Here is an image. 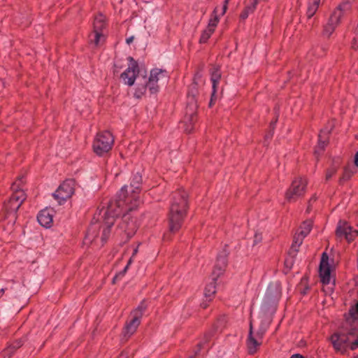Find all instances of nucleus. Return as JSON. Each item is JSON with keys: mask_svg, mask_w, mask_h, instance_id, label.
I'll list each match as a JSON object with an SVG mask.
<instances>
[{"mask_svg": "<svg viewBox=\"0 0 358 358\" xmlns=\"http://www.w3.org/2000/svg\"><path fill=\"white\" fill-rule=\"evenodd\" d=\"M304 238L305 236H303L299 231H297L294 236V241L292 245V248L296 252L298 251V248L302 244Z\"/></svg>", "mask_w": 358, "mask_h": 358, "instance_id": "c756f323", "label": "nucleus"}, {"mask_svg": "<svg viewBox=\"0 0 358 358\" xmlns=\"http://www.w3.org/2000/svg\"><path fill=\"white\" fill-rule=\"evenodd\" d=\"M352 48L355 50L358 49V37H356L353 39L352 43Z\"/></svg>", "mask_w": 358, "mask_h": 358, "instance_id": "4c0bfd02", "label": "nucleus"}, {"mask_svg": "<svg viewBox=\"0 0 358 358\" xmlns=\"http://www.w3.org/2000/svg\"><path fill=\"white\" fill-rule=\"evenodd\" d=\"M257 4L258 2L256 0H251L250 3L246 6L241 13L240 17L243 20L248 18L249 15L255 11Z\"/></svg>", "mask_w": 358, "mask_h": 358, "instance_id": "393cba45", "label": "nucleus"}, {"mask_svg": "<svg viewBox=\"0 0 358 358\" xmlns=\"http://www.w3.org/2000/svg\"><path fill=\"white\" fill-rule=\"evenodd\" d=\"M358 325V302L352 306L349 310L348 315L345 317L344 327L348 329V327H355Z\"/></svg>", "mask_w": 358, "mask_h": 358, "instance_id": "aec40b11", "label": "nucleus"}, {"mask_svg": "<svg viewBox=\"0 0 358 358\" xmlns=\"http://www.w3.org/2000/svg\"><path fill=\"white\" fill-rule=\"evenodd\" d=\"M4 293H5V289H0V298L3 296Z\"/></svg>", "mask_w": 358, "mask_h": 358, "instance_id": "a18cd8bd", "label": "nucleus"}, {"mask_svg": "<svg viewBox=\"0 0 358 358\" xmlns=\"http://www.w3.org/2000/svg\"><path fill=\"white\" fill-rule=\"evenodd\" d=\"M124 207L123 214L120 222L118 224L116 234L121 236V241L122 243L127 242L136 232L138 224L136 219L128 213V211H131Z\"/></svg>", "mask_w": 358, "mask_h": 358, "instance_id": "20e7f679", "label": "nucleus"}, {"mask_svg": "<svg viewBox=\"0 0 358 358\" xmlns=\"http://www.w3.org/2000/svg\"><path fill=\"white\" fill-rule=\"evenodd\" d=\"M273 126L271 125V129L270 131L266 134L264 136V139L263 141V144L264 146H268L269 145L270 141L273 138Z\"/></svg>", "mask_w": 358, "mask_h": 358, "instance_id": "473e14b6", "label": "nucleus"}, {"mask_svg": "<svg viewBox=\"0 0 358 358\" xmlns=\"http://www.w3.org/2000/svg\"><path fill=\"white\" fill-rule=\"evenodd\" d=\"M290 358H304V357L299 354H294V355H292Z\"/></svg>", "mask_w": 358, "mask_h": 358, "instance_id": "37998d69", "label": "nucleus"}, {"mask_svg": "<svg viewBox=\"0 0 358 358\" xmlns=\"http://www.w3.org/2000/svg\"><path fill=\"white\" fill-rule=\"evenodd\" d=\"M138 252V245L134 249L133 253H132L131 257L129 258V259L127 262V264L124 267L122 274H124L126 272V271L128 269L129 266L133 262L135 256L137 255Z\"/></svg>", "mask_w": 358, "mask_h": 358, "instance_id": "72a5a7b5", "label": "nucleus"}, {"mask_svg": "<svg viewBox=\"0 0 358 358\" xmlns=\"http://www.w3.org/2000/svg\"><path fill=\"white\" fill-rule=\"evenodd\" d=\"M190 358H192V357H190Z\"/></svg>", "mask_w": 358, "mask_h": 358, "instance_id": "09e8293b", "label": "nucleus"}, {"mask_svg": "<svg viewBox=\"0 0 358 358\" xmlns=\"http://www.w3.org/2000/svg\"><path fill=\"white\" fill-rule=\"evenodd\" d=\"M336 234L339 237H344L348 242H350L358 236V231L353 229L347 222H339Z\"/></svg>", "mask_w": 358, "mask_h": 358, "instance_id": "dca6fc26", "label": "nucleus"}, {"mask_svg": "<svg viewBox=\"0 0 358 358\" xmlns=\"http://www.w3.org/2000/svg\"><path fill=\"white\" fill-rule=\"evenodd\" d=\"M142 182V177L140 174L136 173L133 176L130 186L127 185L122 187L117 199L115 201H119L120 199L124 201L123 207L129 210H134L139 204L138 193L140 192V185Z\"/></svg>", "mask_w": 358, "mask_h": 358, "instance_id": "7ed1b4c3", "label": "nucleus"}, {"mask_svg": "<svg viewBox=\"0 0 358 358\" xmlns=\"http://www.w3.org/2000/svg\"><path fill=\"white\" fill-rule=\"evenodd\" d=\"M74 192L75 181L73 180H67L59 186L53 194V196L59 204H62L72 196Z\"/></svg>", "mask_w": 358, "mask_h": 358, "instance_id": "f8f14e48", "label": "nucleus"}, {"mask_svg": "<svg viewBox=\"0 0 358 358\" xmlns=\"http://www.w3.org/2000/svg\"><path fill=\"white\" fill-rule=\"evenodd\" d=\"M124 201H125L120 199L119 201H112L109 203L104 214V226L103 227L101 236L103 242L106 241L110 235V227L114 224V217L120 215V213L123 212Z\"/></svg>", "mask_w": 358, "mask_h": 358, "instance_id": "39448f33", "label": "nucleus"}, {"mask_svg": "<svg viewBox=\"0 0 358 358\" xmlns=\"http://www.w3.org/2000/svg\"><path fill=\"white\" fill-rule=\"evenodd\" d=\"M312 225L313 224L311 220L305 221L301 225L297 231H299L301 234L306 237L311 231Z\"/></svg>", "mask_w": 358, "mask_h": 358, "instance_id": "c85d7f7f", "label": "nucleus"}, {"mask_svg": "<svg viewBox=\"0 0 358 358\" xmlns=\"http://www.w3.org/2000/svg\"><path fill=\"white\" fill-rule=\"evenodd\" d=\"M145 308V306L141 304L131 313L132 318L131 321L126 324L123 331L124 336H130L136 331Z\"/></svg>", "mask_w": 358, "mask_h": 358, "instance_id": "4468645a", "label": "nucleus"}, {"mask_svg": "<svg viewBox=\"0 0 358 358\" xmlns=\"http://www.w3.org/2000/svg\"><path fill=\"white\" fill-rule=\"evenodd\" d=\"M355 164L357 167H358V151L356 152L355 155Z\"/></svg>", "mask_w": 358, "mask_h": 358, "instance_id": "a19ab883", "label": "nucleus"}, {"mask_svg": "<svg viewBox=\"0 0 358 358\" xmlns=\"http://www.w3.org/2000/svg\"><path fill=\"white\" fill-rule=\"evenodd\" d=\"M97 227L96 225H92L90 228L88 229L85 239L86 241H92L94 238L96 237V234H95V231Z\"/></svg>", "mask_w": 358, "mask_h": 358, "instance_id": "2f4dec72", "label": "nucleus"}, {"mask_svg": "<svg viewBox=\"0 0 358 358\" xmlns=\"http://www.w3.org/2000/svg\"><path fill=\"white\" fill-rule=\"evenodd\" d=\"M38 223L45 227L50 228L53 221V210L50 208H45L41 210L37 216Z\"/></svg>", "mask_w": 358, "mask_h": 358, "instance_id": "6ab92c4d", "label": "nucleus"}, {"mask_svg": "<svg viewBox=\"0 0 358 358\" xmlns=\"http://www.w3.org/2000/svg\"><path fill=\"white\" fill-rule=\"evenodd\" d=\"M187 210V194L183 189L174 192L169 212V229L178 231L183 222Z\"/></svg>", "mask_w": 358, "mask_h": 358, "instance_id": "f257e3e1", "label": "nucleus"}, {"mask_svg": "<svg viewBox=\"0 0 358 358\" xmlns=\"http://www.w3.org/2000/svg\"><path fill=\"white\" fill-rule=\"evenodd\" d=\"M320 3V0H309L307 9V17H312L317 10Z\"/></svg>", "mask_w": 358, "mask_h": 358, "instance_id": "a878e982", "label": "nucleus"}, {"mask_svg": "<svg viewBox=\"0 0 358 358\" xmlns=\"http://www.w3.org/2000/svg\"><path fill=\"white\" fill-rule=\"evenodd\" d=\"M285 264L286 267L291 268L293 264L292 259H287L285 262Z\"/></svg>", "mask_w": 358, "mask_h": 358, "instance_id": "58836bf2", "label": "nucleus"}, {"mask_svg": "<svg viewBox=\"0 0 358 358\" xmlns=\"http://www.w3.org/2000/svg\"><path fill=\"white\" fill-rule=\"evenodd\" d=\"M167 78L166 72L160 69H154L150 71L149 79L158 84V81L162 78Z\"/></svg>", "mask_w": 358, "mask_h": 358, "instance_id": "5701e85b", "label": "nucleus"}, {"mask_svg": "<svg viewBox=\"0 0 358 358\" xmlns=\"http://www.w3.org/2000/svg\"><path fill=\"white\" fill-rule=\"evenodd\" d=\"M124 357H125V356H124V355H121V358H124Z\"/></svg>", "mask_w": 358, "mask_h": 358, "instance_id": "de8ad7c7", "label": "nucleus"}, {"mask_svg": "<svg viewBox=\"0 0 358 358\" xmlns=\"http://www.w3.org/2000/svg\"><path fill=\"white\" fill-rule=\"evenodd\" d=\"M13 353V348H8L6 350L3 352V354H9Z\"/></svg>", "mask_w": 358, "mask_h": 358, "instance_id": "c03bdc74", "label": "nucleus"}, {"mask_svg": "<svg viewBox=\"0 0 358 358\" xmlns=\"http://www.w3.org/2000/svg\"><path fill=\"white\" fill-rule=\"evenodd\" d=\"M320 276L323 284H329L331 280V268L329 264V257L324 252L322 255L320 265Z\"/></svg>", "mask_w": 358, "mask_h": 358, "instance_id": "f3484780", "label": "nucleus"}, {"mask_svg": "<svg viewBox=\"0 0 358 358\" xmlns=\"http://www.w3.org/2000/svg\"><path fill=\"white\" fill-rule=\"evenodd\" d=\"M106 17L102 14L97 15L93 23V32L90 35V41L96 46L105 41L103 29L106 28Z\"/></svg>", "mask_w": 358, "mask_h": 358, "instance_id": "1a4fd4ad", "label": "nucleus"}, {"mask_svg": "<svg viewBox=\"0 0 358 358\" xmlns=\"http://www.w3.org/2000/svg\"><path fill=\"white\" fill-rule=\"evenodd\" d=\"M24 182V176H21L12 185L13 194L10 198L8 205L9 208L13 210H17L26 199L24 192L20 188Z\"/></svg>", "mask_w": 358, "mask_h": 358, "instance_id": "9d476101", "label": "nucleus"}, {"mask_svg": "<svg viewBox=\"0 0 358 358\" xmlns=\"http://www.w3.org/2000/svg\"><path fill=\"white\" fill-rule=\"evenodd\" d=\"M196 84H194L192 89L187 94V109L194 111L198 109L197 102L195 98Z\"/></svg>", "mask_w": 358, "mask_h": 358, "instance_id": "4be33fe9", "label": "nucleus"}, {"mask_svg": "<svg viewBox=\"0 0 358 358\" xmlns=\"http://www.w3.org/2000/svg\"><path fill=\"white\" fill-rule=\"evenodd\" d=\"M6 87V82L0 78V92H1V91L5 88Z\"/></svg>", "mask_w": 358, "mask_h": 358, "instance_id": "ea45409f", "label": "nucleus"}, {"mask_svg": "<svg viewBox=\"0 0 358 358\" xmlns=\"http://www.w3.org/2000/svg\"><path fill=\"white\" fill-rule=\"evenodd\" d=\"M331 341L336 351L343 352L348 348L354 350L358 348V329L350 327L346 329L343 323L341 331L331 336Z\"/></svg>", "mask_w": 358, "mask_h": 358, "instance_id": "f03ea898", "label": "nucleus"}, {"mask_svg": "<svg viewBox=\"0 0 358 358\" xmlns=\"http://www.w3.org/2000/svg\"><path fill=\"white\" fill-rule=\"evenodd\" d=\"M307 180L303 177L296 178L285 193V198L289 201L296 200L303 195L307 186Z\"/></svg>", "mask_w": 358, "mask_h": 358, "instance_id": "9b49d317", "label": "nucleus"}, {"mask_svg": "<svg viewBox=\"0 0 358 358\" xmlns=\"http://www.w3.org/2000/svg\"><path fill=\"white\" fill-rule=\"evenodd\" d=\"M229 1V0H224V4L222 6V10L220 13V15H223L226 13Z\"/></svg>", "mask_w": 358, "mask_h": 358, "instance_id": "e433bc0d", "label": "nucleus"}, {"mask_svg": "<svg viewBox=\"0 0 358 358\" xmlns=\"http://www.w3.org/2000/svg\"><path fill=\"white\" fill-rule=\"evenodd\" d=\"M148 90L150 94H156L159 92V85L148 78L145 85L138 86L134 92V96L137 99L142 97Z\"/></svg>", "mask_w": 358, "mask_h": 358, "instance_id": "a211bd4d", "label": "nucleus"}, {"mask_svg": "<svg viewBox=\"0 0 358 358\" xmlns=\"http://www.w3.org/2000/svg\"><path fill=\"white\" fill-rule=\"evenodd\" d=\"M354 1L355 0H342V1L338 5L345 8V10H350L352 3L354 2Z\"/></svg>", "mask_w": 358, "mask_h": 358, "instance_id": "f704fd0d", "label": "nucleus"}, {"mask_svg": "<svg viewBox=\"0 0 358 358\" xmlns=\"http://www.w3.org/2000/svg\"><path fill=\"white\" fill-rule=\"evenodd\" d=\"M113 144L114 137L109 131H99L93 141V151L97 155L103 156L112 149Z\"/></svg>", "mask_w": 358, "mask_h": 358, "instance_id": "423d86ee", "label": "nucleus"}, {"mask_svg": "<svg viewBox=\"0 0 358 358\" xmlns=\"http://www.w3.org/2000/svg\"><path fill=\"white\" fill-rule=\"evenodd\" d=\"M129 60L130 64L128 68L121 74V78L124 84L131 86L134 85L139 71L137 62L132 57H129Z\"/></svg>", "mask_w": 358, "mask_h": 358, "instance_id": "2eb2a0df", "label": "nucleus"}, {"mask_svg": "<svg viewBox=\"0 0 358 358\" xmlns=\"http://www.w3.org/2000/svg\"><path fill=\"white\" fill-rule=\"evenodd\" d=\"M264 332L265 331L262 329L255 332L252 322H250L249 334L246 341V346L250 355L255 354L262 345Z\"/></svg>", "mask_w": 358, "mask_h": 358, "instance_id": "ddd939ff", "label": "nucleus"}, {"mask_svg": "<svg viewBox=\"0 0 358 358\" xmlns=\"http://www.w3.org/2000/svg\"><path fill=\"white\" fill-rule=\"evenodd\" d=\"M217 13H218V8L216 7L210 15V17L208 21V24L207 27L208 28L211 29L214 31L220 21V17H219Z\"/></svg>", "mask_w": 358, "mask_h": 358, "instance_id": "bb28decb", "label": "nucleus"}, {"mask_svg": "<svg viewBox=\"0 0 358 358\" xmlns=\"http://www.w3.org/2000/svg\"><path fill=\"white\" fill-rule=\"evenodd\" d=\"M213 32H214V30L207 27L206 29H205L201 34V36L200 38V43H206L208 40V38L210 37V36L213 34Z\"/></svg>", "mask_w": 358, "mask_h": 358, "instance_id": "7c9ffc66", "label": "nucleus"}, {"mask_svg": "<svg viewBox=\"0 0 358 358\" xmlns=\"http://www.w3.org/2000/svg\"><path fill=\"white\" fill-rule=\"evenodd\" d=\"M220 77H221V74H220L219 69L213 68V69L211 71V81H212V84H213V95H214V94L216 92V86L219 83Z\"/></svg>", "mask_w": 358, "mask_h": 358, "instance_id": "cd10ccee", "label": "nucleus"}, {"mask_svg": "<svg viewBox=\"0 0 358 358\" xmlns=\"http://www.w3.org/2000/svg\"><path fill=\"white\" fill-rule=\"evenodd\" d=\"M324 133L321 132L319 134L318 143L315 148V155L317 157L324 150L325 147L327 145V138L326 136H323Z\"/></svg>", "mask_w": 358, "mask_h": 358, "instance_id": "b1692460", "label": "nucleus"}, {"mask_svg": "<svg viewBox=\"0 0 358 358\" xmlns=\"http://www.w3.org/2000/svg\"><path fill=\"white\" fill-rule=\"evenodd\" d=\"M257 234H255V243H257Z\"/></svg>", "mask_w": 358, "mask_h": 358, "instance_id": "49530a36", "label": "nucleus"}, {"mask_svg": "<svg viewBox=\"0 0 358 358\" xmlns=\"http://www.w3.org/2000/svg\"><path fill=\"white\" fill-rule=\"evenodd\" d=\"M133 40H134V36H130L126 39V42L127 44L129 45L131 43H132Z\"/></svg>", "mask_w": 358, "mask_h": 358, "instance_id": "79ce46f5", "label": "nucleus"}, {"mask_svg": "<svg viewBox=\"0 0 358 358\" xmlns=\"http://www.w3.org/2000/svg\"><path fill=\"white\" fill-rule=\"evenodd\" d=\"M196 119V113H186L183 121L184 131L190 133L194 129V123Z\"/></svg>", "mask_w": 358, "mask_h": 358, "instance_id": "412c9836", "label": "nucleus"}, {"mask_svg": "<svg viewBox=\"0 0 358 358\" xmlns=\"http://www.w3.org/2000/svg\"><path fill=\"white\" fill-rule=\"evenodd\" d=\"M348 11L338 5L331 13L327 23L323 27L322 34L325 37H330L336 27L341 24L345 13Z\"/></svg>", "mask_w": 358, "mask_h": 358, "instance_id": "6e6552de", "label": "nucleus"}, {"mask_svg": "<svg viewBox=\"0 0 358 358\" xmlns=\"http://www.w3.org/2000/svg\"><path fill=\"white\" fill-rule=\"evenodd\" d=\"M227 262L226 253H223L217 256L215 269L212 273L213 282L206 285L204 289V296L207 299L210 300L211 297L215 294L216 280L223 273L224 268L227 266Z\"/></svg>", "mask_w": 358, "mask_h": 358, "instance_id": "0eeeda50", "label": "nucleus"}, {"mask_svg": "<svg viewBox=\"0 0 358 358\" xmlns=\"http://www.w3.org/2000/svg\"><path fill=\"white\" fill-rule=\"evenodd\" d=\"M336 167H331L329 168L326 173L325 178L326 180H329L331 178V177L336 173Z\"/></svg>", "mask_w": 358, "mask_h": 358, "instance_id": "c9c22d12", "label": "nucleus"}]
</instances>
